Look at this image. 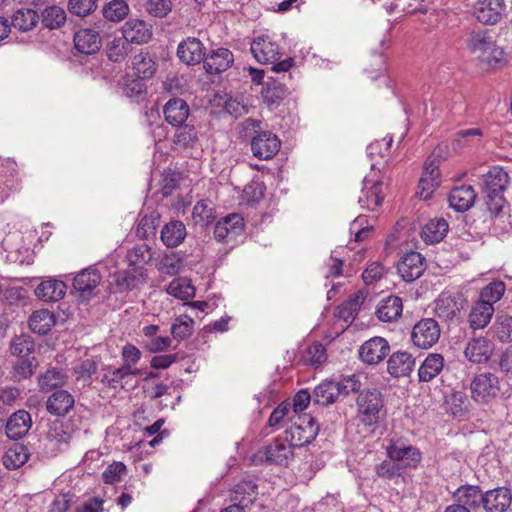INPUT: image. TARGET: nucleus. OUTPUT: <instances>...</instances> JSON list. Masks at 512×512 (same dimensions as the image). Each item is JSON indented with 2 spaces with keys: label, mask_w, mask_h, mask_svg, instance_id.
Here are the masks:
<instances>
[{
  "label": "nucleus",
  "mask_w": 512,
  "mask_h": 512,
  "mask_svg": "<svg viewBox=\"0 0 512 512\" xmlns=\"http://www.w3.org/2000/svg\"><path fill=\"white\" fill-rule=\"evenodd\" d=\"M469 52L489 68H497L505 63L504 50L496 45L487 31L472 32L467 38Z\"/></svg>",
  "instance_id": "nucleus-1"
},
{
  "label": "nucleus",
  "mask_w": 512,
  "mask_h": 512,
  "mask_svg": "<svg viewBox=\"0 0 512 512\" xmlns=\"http://www.w3.org/2000/svg\"><path fill=\"white\" fill-rule=\"evenodd\" d=\"M470 392L475 402L480 404L491 403L501 392L497 375L491 372L476 374L471 381Z\"/></svg>",
  "instance_id": "nucleus-2"
},
{
  "label": "nucleus",
  "mask_w": 512,
  "mask_h": 512,
  "mask_svg": "<svg viewBox=\"0 0 512 512\" xmlns=\"http://www.w3.org/2000/svg\"><path fill=\"white\" fill-rule=\"evenodd\" d=\"M356 404L360 419L365 425L370 426L378 422L384 407L380 391L377 389L362 390L357 397Z\"/></svg>",
  "instance_id": "nucleus-3"
},
{
  "label": "nucleus",
  "mask_w": 512,
  "mask_h": 512,
  "mask_svg": "<svg viewBox=\"0 0 512 512\" xmlns=\"http://www.w3.org/2000/svg\"><path fill=\"white\" fill-rule=\"evenodd\" d=\"M318 433V427L314 420L304 415L298 416L297 421L292 422L285 430V438L292 447H301L311 443Z\"/></svg>",
  "instance_id": "nucleus-4"
},
{
  "label": "nucleus",
  "mask_w": 512,
  "mask_h": 512,
  "mask_svg": "<svg viewBox=\"0 0 512 512\" xmlns=\"http://www.w3.org/2000/svg\"><path fill=\"white\" fill-rule=\"evenodd\" d=\"M384 197L383 182L379 172L372 171L363 180L358 203L363 209L373 211L382 204Z\"/></svg>",
  "instance_id": "nucleus-5"
},
{
  "label": "nucleus",
  "mask_w": 512,
  "mask_h": 512,
  "mask_svg": "<svg viewBox=\"0 0 512 512\" xmlns=\"http://www.w3.org/2000/svg\"><path fill=\"white\" fill-rule=\"evenodd\" d=\"M440 337V328L434 319L425 318L416 323L412 329L411 339L415 346L422 349L432 347Z\"/></svg>",
  "instance_id": "nucleus-6"
},
{
  "label": "nucleus",
  "mask_w": 512,
  "mask_h": 512,
  "mask_svg": "<svg viewBox=\"0 0 512 512\" xmlns=\"http://www.w3.org/2000/svg\"><path fill=\"white\" fill-rule=\"evenodd\" d=\"M465 300L460 294L442 292L435 301V313L443 320H458Z\"/></svg>",
  "instance_id": "nucleus-7"
},
{
  "label": "nucleus",
  "mask_w": 512,
  "mask_h": 512,
  "mask_svg": "<svg viewBox=\"0 0 512 512\" xmlns=\"http://www.w3.org/2000/svg\"><path fill=\"white\" fill-rule=\"evenodd\" d=\"M390 353V345L385 338L373 337L365 341L359 349V357L365 364L376 365L384 361Z\"/></svg>",
  "instance_id": "nucleus-8"
},
{
  "label": "nucleus",
  "mask_w": 512,
  "mask_h": 512,
  "mask_svg": "<svg viewBox=\"0 0 512 512\" xmlns=\"http://www.w3.org/2000/svg\"><path fill=\"white\" fill-rule=\"evenodd\" d=\"M251 52L261 64L274 63L281 56L279 45L268 35L256 37L251 43Z\"/></svg>",
  "instance_id": "nucleus-9"
},
{
  "label": "nucleus",
  "mask_w": 512,
  "mask_h": 512,
  "mask_svg": "<svg viewBox=\"0 0 512 512\" xmlns=\"http://www.w3.org/2000/svg\"><path fill=\"white\" fill-rule=\"evenodd\" d=\"M281 142L278 137L268 131L257 134L251 141L253 155L260 160H268L278 153Z\"/></svg>",
  "instance_id": "nucleus-10"
},
{
  "label": "nucleus",
  "mask_w": 512,
  "mask_h": 512,
  "mask_svg": "<svg viewBox=\"0 0 512 512\" xmlns=\"http://www.w3.org/2000/svg\"><path fill=\"white\" fill-rule=\"evenodd\" d=\"M439 176V160L431 156L425 161L424 171L419 180V194L422 199H429L433 191L439 186Z\"/></svg>",
  "instance_id": "nucleus-11"
},
{
  "label": "nucleus",
  "mask_w": 512,
  "mask_h": 512,
  "mask_svg": "<svg viewBox=\"0 0 512 512\" xmlns=\"http://www.w3.org/2000/svg\"><path fill=\"white\" fill-rule=\"evenodd\" d=\"M504 9V0H477L474 5V16L485 25H493L502 18Z\"/></svg>",
  "instance_id": "nucleus-12"
},
{
  "label": "nucleus",
  "mask_w": 512,
  "mask_h": 512,
  "mask_svg": "<svg viewBox=\"0 0 512 512\" xmlns=\"http://www.w3.org/2000/svg\"><path fill=\"white\" fill-rule=\"evenodd\" d=\"M397 270L404 281L412 282L424 272L425 259L420 253L412 251L402 257L397 265Z\"/></svg>",
  "instance_id": "nucleus-13"
},
{
  "label": "nucleus",
  "mask_w": 512,
  "mask_h": 512,
  "mask_svg": "<svg viewBox=\"0 0 512 512\" xmlns=\"http://www.w3.org/2000/svg\"><path fill=\"white\" fill-rule=\"evenodd\" d=\"M177 56L186 65H196L204 62L205 47L198 38L187 37L179 43Z\"/></svg>",
  "instance_id": "nucleus-14"
},
{
  "label": "nucleus",
  "mask_w": 512,
  "mask_h": 512,
  "mask_svg": "<svg viewBox=\"0 0 512 512\" xmlns=\"http://www.w3.org/2000/svg\"><path fill=\"white\" fill-rule=\"evenodd\" d=\"M512 502L510 489L498 487L483 494L482 507L486 512H506Z\"/></svg>",
  "instance_id": "nucleus-15"
},
{
  "label": "nucleus",
  "mask_w": 512,
  "mask_h": 512,
  "mask_svg": "<svg viewBox=\"0 0 512 512\" xmlns=\"http://www.w3.org/2000/svg\"><path fill=\"white\" fill-rule=\"evenodd\" d=\"M244 220L240 214L233 213L219 220L214 228V236L217 240H232L241 234Z\"/></svg>",
  "instance_id": "nucleus-16"
},
{
  "label": "nucleus",
  "mask_w": 512,
  "mask_h": 512,
  "mask_svg": "<svg viewBox=\"0 0 512 512\" xmlns=\"http://www.w3.org/2000/svg\"><path fill=\"white\" fill-rule=\"evenodd\" d=\"M122 35L129 43L144 44L152 37V27L144 20L131 18L122 26Z\"/></svg>",
  "instance_id": "nucleus-17"
},
{
  "label": "nucleus",
  "mask_w": 512,
  "mask_h": 512,
  "mask_svg": "<svg viewBox=\"0 0 512 512\" xmlns=\"http://www.w3.org/2000/svg\"><path fill=\"white\" fill-rule=\"evenodd\" d=\"M102 276L94 268H85L80 271L73 280V287L81 293L83 298H90L94 295L95 289L101 283Z\"/></svg>",
  "instance_id": "nucleus-18"
},
{
  "label": "nucleus",
  "mask_w": 512,
  "mask_h": 512,
  "mask_svg": "<svg viewBox=\"0 0 512 512\" xmlns=\"http://www.w3.org/2000/svg\"><path fill=\"white\" fill-rule=\"evenodd\" d=\"M387 453L391 460L403 467H415L421 461V453L416 447L402 443L390 444L387 447Z\"/></svg>",
  "instance_id": "nucleus-19"
},
{
  "label": "nucleus",
  "mask_w": 512,
  "mask_h": 512,
  "mask_svg": "<svg viewBox=\"0 0 512 512\" xmlns=\"http://www.w3.org/2000/svg\"><path fill=\"white\" fill-rule=\"evenodd\" d=\"M234 63L233 53L227 48L212 50L204 59V68L209 74H219L229 69Z\"/></svg>",
  "instance_id": "nucleus-20"
},
{
  "label": "nucleus",
  "mask_w": 512,
  "mask_h": 512,
  "mask_svg": "<svg viewBox=\"0 0 512 512\" xmlns=\"http://www.w3.org/2000/svg\"><path fill=\"white\" fill-rule=\"evenodd\" d=\"M72 439V431L69 425H65L62 422H54L46 436L47 448L51 452H58L64 450Z\"/></svg>",
  "instance_id": "nucleus-21"
},
{
  "label": "nucleus",
  "mask_w": 512,
  "mask_h": 512,
  "mask_svg": "<svg viewBox=\"0 0 512 512\" xmlns=\"http://www.w3.org/2000/svg\"><path fill=\"white\" fill-rule=\"evenodd\" d=\"M263 454L269 463L286 465L293 457V447L286 438H277L265 447Z\"/></svg>",
  "instance_id": "nucleus-22"
},
{
  "label": "nucleus",
  "mask_w": 512,
  "mask_h": 512,
  "mask_svg": "<svg viewBox=\"0 0 512 512\" xmlns=\"http://www.w3.org/2000/svg\"><path fill=\"white\" fill-rule=\"evenodd\" d=\"M508 182L507 172L499 166L492 167L482 178L483 190L487 195H501Z\"/></svg>",
  "instance_id": "nucleus-23"
},
{
  "label": "nucleus",
  "mask_w": 512,
  "mask_h": 512,
  "mask_svg": "<svg viewBox=\"0 0 512 512\" xmlns=\"http://www.w3.org/2000/svg\"><path fill=\"white\" fill-rule=\"evenodd\" d=\"M31 426V415L25 410H18L9 417L6 423V435L10 439L18 440L28 433Z\"/></svg>",
  "instance_id": "nucleus-24"
},
{
  "label": "nucleus",
  "mask_w": 512,
  "mask_h": 512,
  "mask_svg": "<svg viewBox=\"0 0 512 512\" xmlns=\"http://www.w3.org/2000/svg\"><path fill=\"white\" fill-rule=\"evenodd\" d=\"M493 352L492 344L485 337L471 339L465 348V357L473 363H484L489 360Z\"/></svg>",
  "instance_id": "nucleus-25"
},
{
  "label": "nucleus",
  "mask_w": 512,
  "mask_h": 512,
  "mask_svg": "<svg viewBox=\"0 0 512 512\" xmlns=\"http://www.w3.org/2000/svg\"><path fill=\"white\" fill-rule=\"evenodd\" d=\"M494 306L483 301H476L470 308L468 324L473 330L485 328L491 321L494 314Z\"/></svg>",
  "instance_id": "nucleus-26"
},
{
  "label": "nucleus",
  "mask_w": 512,
  "mask_h": 512,
  "mask_svg": "<svg viewBox=\"0 0 512 512\" xmlns=\"http://www.w3.org/2000/svg\"><path fill=\"white\" fill-rule=\"evenodd\" d=\"M415 365L414 357L405 351L393 353L387 361V371L394 377L407 376Z\"/></svg>",
  "instance_id": "nucleus-27"
},
{
  "label": "nucleus",
  "mask_w": 512,
  "mask_h": 512,
  "mask_svg": "<svg viewBox=\"0 0 512 512\" xmlns=\"http://www.w3.org/2000/svg\"><path fill=\"white\" fill-rule=\"evenodd\" d=\"M75 48L83 54H94L101 48V37L92 29H81L74 36Z\"/></svg>",
  "instance_id": "nucleus-28"
},
{
  "label": "nucleus",
  "mask_w": 512,
  "mask_h": 512,
  "mask_svg": "<svg viewBox=\"0 0 512 512\" xmlns=\"http://www.w3.org/2000/svg\"><path fill=\"white\" fill-rule=\"evenodd\" d=\"M475 199L476 193L473 187L467 185L455 187L449 195L450 206L458 212H464L471 208Z\"/></svg>",
  "instance_id": "nucleus-29"
},
{
  "label": "nucleus",
  "mask_w": 512,
  "mask_h": 512,
  "mask_svg": "<svg viewBox=\"0 0 512 512\" xmlns=\"http://www.w3.org/2000/svg\"><path fill=\"white\" fill-rule=\"evenodd\" d=\"M165 120L172 126L184 124L189 116L187 103L180 98L170 99L164 106Z\"/></svg>",
  "instance_id": "nucleus-30"
},
{
  "label": "nucleus",
  "mask_w": 512,
  "mask_h": 512,
  "mask_svg": "<svg viewBox=\"0 0 512 512\" xmlns=\"http://www.w3.org/2000/svg\"><path fill=\"white\" fill-rule=\"evenodd\" d=\"M113 280L121 291L132 290L146 282V275L141 267H131L128 270L115 273Z\"/></svg>",
  "instance_id": "nucleus-31"
},
{
  "label": "nucleus",
  "mask_w": 512,
  "mask_h": 512,
  "mask_svg": "<svg viewBox=\"0 0 512 512\" xmlns=\"http://www.w3.org/2000/svg\"><path fill=\"white\" fill-rule=\"evenodd\" d=\"M403 310L401 298L398 296H388L382 299L376 309V315L382 322H392L397 320Z\"/></svg>",
  "instance_id": "nucleus-32"
},
{
  "label": "nucleus",
  "mask_w": 512,
  "mask_h": 512,
  "mask_svg": "<svg viewBox=\"0 0 512 512\" xmlns=\"http://www.w3.org/2000/svg\"><path fill=\"white\" fill-rule=\"evenodd\" d=\"M444 357L438 353H430L418 369L419 381L430 382L436 378L444 368Z\"/></svg>",
  "instance_id": "nucleus-33"
},
{
  "label": "nucleus",
  "mask_w": 512,
  "mask_h": 512,
  "mask_svg": "<svg viewBox=\"0 0 512 512\" xmlns=\"http://www.w3.org/2000/svg\"><path fill=\"white\" fill-rule=\"evenodd\" d=\"M74 397L65 390L55 391L47 400V410L53 415H66L74 406Z\"/></svg>",
  "instance_id": "nucleus-34"
},
{
  "label": "nucleus",
  "mask_w": 512,
  "mask_h": 512,
  "mask_svg": "<svg viewBox=\"0 0 512 512\" xmlns=\"http://www.w3.org/2000/svg\"><path fill=\"white\" fill-rule=\"evenodd\" d=\"M483 494L478 486L464 485L459 487L453 496L459 505L476 509L482 506Z\"/></svg>",
  "instance_id": "nucleus-35"
},
{
  "label": "nucleus",
  "mask_w": 512,
  "mask_h": 512,
  "mask_svg": "<svg viewBox=\"0 0 512 512\" xmlns=\"http://www.w3.org/2000/svg\"><path fill=\"white\" fill-rule=\"evenodd\" d=\"M66 293V284L60 280L42 281L35 289V295L44 301H58Z\"/></svg>",
  "instance_id": "nucleus-36"
},
{
  "label": "nucleus",
  "mask_w": 512,
  "mask_h": 512,
  "mask_svg": "<svg viewBox=\"0 0 512 512\" xmlns=\"http://www.w3.org/2000/svg\"><path fill=\"white\" fill-rule=\"evenodd\" d=\"M186 227L178 220L170 221L161 230V240L167 247H177L186 237Z\"/></svg>",
  "instance_id": "nucleus-37"
},
{
  "label": "nucleus",
  "mask_w": 512,
  "mask_h": 512,
  "mask_svg": "<svg viewBox=\"0 0 512 512\" xmlns=\"http://www.w3.org/2000/svg\"><path fill=\"white\" fill-rule=\"evenodd\" d=\"M448 228V223L444 218L431 219L422 228L421 237L428 244L437 243L445 237Z\"/></svg>",
  "instance_id": "nucleus-38"
},
{
  "label": "nucleus",
  "mask_w": 512,
  "mask_h": 512,
  "mask_svg": "<svg viewBox=\"0 0 512 512\" xmlns=\"http://www.w3.org/2000/svg\"><path fill=\"white\" fill-rule=\"evenodd\" d=\"M257 485L252 480H242L235 485L231 501L239 503L245 507H248L256 498Z\"/></svg>",
  "instance_id": "nucleus-39"
},
{
  "label": "nucleus",
  "mask_w": 512,
  "mask_h": 512,
  "mask_svg": "<svg viewBox=\"0 0 512 512\" xmlns=\"http://www.w3.org/2000/svg\"><path fill=\"white\" fill-rule=\"evenodd\" d=\"M341 394L340 384L333 381H327L319 384L314 390L313 400L316 404L329 405Z\"/></svg>",
  "instance_id": "nucleus-40"
},
{
  "label": "nucleus",
  "mask_w": 512,
  "mask_h": 512,
  "mask_svg": "<svg viewBox=\"0 0 512 512\" xmlns=\"http://www.w3.org/2000/svg\"><path fill=\"white\" fill-rule=\"evenodd\" d=\"M289 94V89L279 80H269L262 88L263 101L273 105L284 99Z\"/></svg>",
  "instance_id": "nucleus-41"
},
{
  "label": "nucleus",
  "mask_w": 512,
  "mask_h": 512,
  "mask_svg": "<svg viewBox=\"0 0 512 512\" xmlns=\"http://www.w3.org/2000/svg\"><path fill=\"white\" fill-rule=\"evenodd\" d=\"M141 373V370H129L123 365L118 368L109 369L104 375L102 382L110 388H124V381L131 377L137 376Z\"/></svg>",
  "instance_id": "nucleus-42"
},
{
  "label": "nucleus",
  "mask_w": 512,
  "mask_h": 512,
  "mask_svg": "<svg viewBox=\"0 0 512 512\" xmlns=\"http://www.w3.org/2000/svg\"><path fill=\"white\" fill-rule=\"evenodd\" d=\"M38 21L37 11L30 8H21L13 14L11 25L20 31H29L36 26Z\"/></svg>",
  "instance_id": "nucleus-43"
},
{
  "label": "nucleus",
  "mask_w": 512,
  "mask_h": 512,
  "mask_svg": "<svg viewBox=\"0 0 512 512\" xmlns=\"http://www.w3.org/2000/svg\"><path fill=\"white\" fill-rule=\"evenodd\" d=\"M54 315L47 309L34 311L29 318L30 329L38 334H46L54 325Z\"/></svg>",
  "instance_id": "nucleus-44"
},
{
  "label": "nucleus",
  "mask_w": 512,
  "mask_h": 512,
  "mask_svg": "<svg viewBox=\"0 0 512 512\" xmlns=\"http://www.w3.org/2000/svg\"><path fill=\"white\" fill-rule=\"evenodd\" d=\"M167 293L180 300H188L195 295V288L191 281L185 277L172 280L166 289Z\"/></svg>",
  "instance_id": "nucleus-45"
},
{
  "label": "nucleus",
  "mask_w": 512,
  "mask_h": 512,
  "mask_svg": "<svg viewBox=\"0 0 512 512\" xmlns=\"http://www.w3.org/2000/svg\"><path fill=\"white\" fill-rule=\"evenodd\" d=\"M192 218L197 225L210 224L215 219L213 203L207 199L198 201L193 208Z\"/></svg>",
  "instance_id": "nucleus-46"
},
{
  "label": "nucleus",
  "mask_w": 512,
  "mask_h": 512,
  "mask_svg": "<svg viewBox=\"0 0 512 512\" xmlns=\"http://www.w3.org/2000/svg\"><path fill=\"white\" fill-rule=\"evenodd\" d=\"M132 67L139 79L150 78L156 68L155 62L147 53H139L133 57Z\"/></svg>",
  "instance_id": "nucleus-47"
},
{
  "label": "nucleus",
  "mask_w": 512,
  "mask_h": 512,
  "mask_svg": "<svg viewBox=\"0 0 512 512\" xmlns=\"http://www.w3.org/2000/svg\"><path fill=\"white\" fill-rule=\"evenodd\" d=\"M66 379L67 375L61 369L52 368L39 376L38 384L42 391H49L62 386Z\"/></svg>",
  "instance_id": "nucleus-48"
},
{
  "label": "nucleus",
  "mask_w": 512,
  "mask_h": 512,
  "mask_svg": "<svg viewBox=\"0 0 512 512\" xmlns=\"http://www.w3.org/2000/svg\"><path fill=\"white\" fill-rule=\"evenodd\" d=\"M28 460V453L23 445L16 444L3 456V464L8 469H17Z\"/></svg>",
  "instance_id": "nucleus-49"
},
{
  "label": "nucleus",
  "mask_w": 512,
  "mask_h": 512,
  "mask_svg": "<svg viewBox=\"0 0 512 512\" xmlns=\"http://www.w3.org/2000/svg\"><path fill=\"white\" fill-rule=\"evenodd\" d=\"M494 336L503 343L512 342V316L499 315L492 326Z\"/></svg>",
  "instance_id": "nucleus-50"
},
{
  "label": "nucleus",
  "mask_w": 512,
  "mask_h": 512,
  "mask_svg": "<svg viewBox=\"0 0 512 512\" xmlns=\"http://www.w3.org/2000/svg\"><path fill=\"white\" fill-rule=\"evenodd\" d=\"M156 267L160 273L174 276L181 271L183 260L176 253L165 254L156 262Z\"/></svg>",
  "instance_id": "nucleus-51"
},
{
  "label": "nucleus",
  "mask_w": 512,
  "mask_h": 512,
  "mask_svg": "<svg viewBox=\"0 0 512 512\" xmlns=\"http://www.w3.org/2000/svg\"><path fill=\"white\" fill-rule=\"evenodd\" d=\"M127 259L130 266L140 267L152 261L153 251L147 244H139L128 252Z\"/></svg>",
  "instance_id": "nucleus-52"
},
{
  "label": "nucleus",
  "mask_w": 512,
  "mask_h": 512,
  "mask_svg": "<svg viewBox=\"0 0 512 512\" xmlns=\"http://www.w3.org/2000/svg\"><path fill=\"white\" fill-rule=\"evenodd\" d=\"M174 134V143L180 147H193L198 142V132L193 125L178 126Z\"/></svg>",
  "instance_id": "nucleus-53"
},
{
  "label": "nucleus",
  "mask_w": 512,
  "mask_h": 512,
  "mask_svg": "<svg viewBox=\"0 0 512 512\" xmlns=\"http://www.w3.org/2000/svg\"><path fill=\"white\" fill-rule=\"evenodd\" d=\"M505 284L501 281H494L483 287L479 292L478 301L494 306L504 295Z\"/></svg>",
  "instance_id": "nucleus-54"
},
{
  "label": "nucleus",
  "mask_w": 512,
  "mask_h": 512,
  "mask_svg": "<svg viewBox=\"0 0 512 512\" xmlns=\"http://www.w3.org/2000/svg\"><path fill=\"white\" fill-rule=\"evenodd\" d=\"M129 13V6L124 0H111L103 8L104 17L112 22L123 20Z\"/></svg>",
  "instance_id": "nucleus-55"
},
{
  "label": "nucleus",
  "mask_w": 512,
  "mask_h": 512,
  "mask_svg": "<svg viewBox=\"0 0 512 512\" xmlns=\"http://www.w3.org/2000/svg\"><path fill=\"white\" fill-rule=\"evenodd\" d=\"M66 21V12L59 6H49L42 12L43 24L50 28L55 29L62 26Z\"/></svg>",
  "instance_id": "nucleus-56"
},
{
  "label": "nucleus",
  "mask_w": 512,
  "mask_h": 512,
  "mask_svg": "<svg viewBox=\"0 0 512 512\" xmlns=\"http://www.w3.org/2000/svg\"><path fill=\"white\" fill-rule=\"evenodd\" d=\"M34 342L29 336L21 335L15 337L10 345L12 355L21 358H31L30 354L34 351Z\"/></svg>",
  "instance_id": "nucleus-57"
},
{
  "label": "nucleus",
  "mask_w": 512,
  "mask_h": 512,
  "mask_svg": "<svg viewBox=\"0 0 512 512\" xmlns=\"http://www.w3.org/2000/svg\"><path fill=\"white\" fill-rule=\"evenodd\" d=\"M467 397L461 391H451L445 397L446 410L454 416H461L466 408Z\"/></svg>",
  "instance_id": "nucleus-58"
},
{
  "label": "nucleus",
  "mask_w": 512,
  "mask_h": 512,
  "mask_svg": "<svg viewBox=\"0 0 512 512\" xmlns=\"http://www.w3.org/2000/svg\"><path fill=\"white\" fill-rule=\"evenodd\" d=\"M194 320L188 315L179 316L171 326V333L175 339L182 340L193 332Z\"/></svg>",
  "instance_id": "nucleus-59"
},
{
  "label": "nucleus",
  "mask_w": 512,
  "mask_h": 512,
  "mask_svg": "<svg viewBox=\"0 0 512 512\" xmlns=\"http://www.w3.org/2000/svg\"><path fill=\"white\" fill-rule=\"evenodd\" d=\"M129 42L124 37L114 38L107 46V56L111 61L120 62L128 54Z\"/></svg>",
  "instance_id": "nucleus-60"
},
{
  "label": "nucleus",
  "mask_w": 512,
  "mask_h": 512,
  "mask_svg": "<svg viewBox=\"0 0 512 512\" xmlns=\"http://www.w3.org/2000/svg\"><path fill=\"white\" fill-rule=\"evenodd\" d=\"M97 363L93 359H85L73 367V374L76 381H81L84 384L90 382L93 374L97 371Z\"/></svg>",
  "instance_id": "nucleus-61"
},
{
  "label": "nucleus",
  "mask_w": 512,
  "mask_h": 512,
  "mask_svg": "<svg viewBox=\"0 0 512 512\" xmlns=\"http://www.w3.org/2000/svg\"><path fill=\"white\" fill-rule=\"evenodd\" d=\"M34 361V357L18 359V361L13 365L12 378L15 381H21L29 378L36 368Z\"/></svg>",
  "instance_id": "nucleus-62"
},
{
  "label": "nucleus",
  "mask_w": 512,
  "mask_h": 512,
  "mask_svg": "<svg viewBox=\"0 0 512 512\" xmlns=\"http://www.w3.org/2000/svg\"><path fill=\"white\" fill-rule=\"evenodd\" d=\"M482 135V129L477 127L461 130L456 134V138L453 141V148L460 149L470 143L479 141Z\"/></svg>",
  "instance_id": "nucleus-63"
},
{
  "label": "nucleus",
  "mask_w": 512,
  "mask_h": 512,
  "mask_svg": "<svg viewBox=\"0 0 512 512\" xmlns=\"http://www.w3.org/2000/svg\"><path fill=\"white\" fill-rule=\"evenodd\" d=\"M142 352L132 344H126L121 350L122 365L129 370H139L136 364L140 361Z\"/></svg>",
  "instance_id": "nucleus-64"
}]
</instances>
